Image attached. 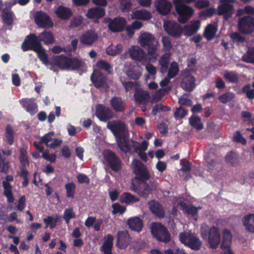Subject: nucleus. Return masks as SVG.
<instances>
[{"label":"nucleus","instance_id":"obj_1","mask_svg":"<svg viewBox=\"0 0 254 254\" xmlns=\"http://www.w3.org/2000/svg\"><path fill=\"white\" fill-rule=\"evenodd\" d=\"M107 127L116 137L118 147L121 151L127 153L131 151V148L143 161H147V156L145 151L147 150L148 143L144 140L141 143L129 140V133L126 125L120 121H113L107 124Z\"/></svg>","mask_w":254,"mask_h":254},{"label":"nucleus","instance_id":"obj_2","mask_svg":"<svg viewBox=\"0 0 254 254\" xmlns=\"http://www.w3.org/2000/svg\"><path fill=\"white\" fill-rule=\"evenodd\" d=\"M131 169L137 177L134 179L131 190L143 197H147L152 191L157 189V184L146 183L144 180L149 178L148 171L145 166L139 160L134 159L131 164Z\"/></svg>","mask_w":254,"mask_h":254},{"label":"nucleus","instance_id":"obj_3","mask_svg":"<svg viewBox=\"0 0 254 254\" xmlns=\"http://www.w3.org/2000/svg\"><path fill=\"white\" fill-rule=\"evenodd\" d=\"M200 235L203 239L207 240L211 249H216L220 243V230L216 226L209 227L206 224H203L200 229Z\"/></svg>","mask_w":254,"mask_h":254},{"label":"nucleus","instance_id":"obj_4","mask_svg":"<svg viewBox=\"0 0 254 254\" xmlns=\"http://www.w3.org/2000/svg\"><path fill=\"white\" fill-rule=\"evenodd\" d=\"M138 43L143 47H147L149 55L158 56L156 51L159 42L151 34L147 32L141 33L138 38Z\"/></svg>","mask_w":254,"mask_h":254},{"label":"nucleus","instance_id":"obj_5","mask_svg":"<svg viewBox=\"0 0 254 254\" xmlns=\"http://www.w3.org/2000/svg\"><path fill=\"white\" fill-rule=\"evenodd\" d=\"M173 2L180 22L185 23L192 16L194 10L192 7L185 5L184 0H173Z\"/></svg>","mask_w":254,"mask_h":254},{"label":"nucleus","instance_id":"obj_6","mask_svg":"<svg viewBox=\"0 0 254 254\" xmlns=\"http://www.w3.org/2000/svg\"><path fill=\"white\" fill-rule=\"evenodd\" d=\"M179 240L184 245L194 251L200 250L202 245V242L199 238L190 232L180 233Z\"/></svg>","mask_w":254,"mask_h":254},{"label":"nucleus","instance_id":"obj_7","mask_svg":"<svg viewBox=\"0 0 254 254\" xmlns=\"http://www.w3.org/2000/svg\"><path fill=\"white\" fill-rule=\"evenodd\" d=\"M151 233L158 241L167 243L170 240V235L167 229L161 224L152 223L150 226Z\"/></svg>","mask_w":254,"mask_h":254},{"label":"nucleus","instance_id":"obj_8","mask_svg":"<svg viewBox=\"0 0 254 254\" xmlns=\"http://www.w3.org/2000/svg\"><path fill=\"white\" fill-rule=\"evenodd\" d=\"M103 22L107 25L109 30L113 33L123 31L127 24L126 19L120 16L113 19L105 18L104 19Z\"/></svg>","mask_w":254,"mask_h":254},{"label":"nucleus","instance_id":"obj_9","mask_svg":"<svg viewBox=\"0 0 254 254\" xmlns=\"http://www.w3.org/2000/svg\"><path fill=\"white\" fill-rule=\"evenodd\" d=\"M165 31L175 38H180L183 33L181 26L174 21H165L163 23Z\"/></svg>","mask_w":254,"mask_h":254},{"label":"nucleus","instance_id":"obj_10","mask_svg":"<svg viewBox=\"0 0 254 254\" xmlns=\"http://www.w3.org/2000/svg\"><path fill=\"white\" fill-rule=\"evenodd\" d=\"M39 38L35 34H31L26 37L22 45V49L23 51L33 50L36 51L42 47L40 42Z\"/></svg>","mask_w":254,"mask_h":254},{"label":"nucleus","instance_id":"obj_11","mask_svg":"<svg viewBox=\"0 0 254 254\" xmlns=\"http://www.w3.org/2000/svg\"><path fill=\"white\" fill-rule=\"evenodd\" d=\"M34 21L39 27L48 28L53 27L54 24L48 14L43 11H39L34 15Z\"/></svg>","mask_w":254,"mask_h":254},{"label":"nucleus","instance_id":"obj_12","mask_svg":"<svg viewBox=\"0 0 254 254\" xmlns=\"http://www.w3.org/2000/svg\"><path fill=\"white\" fill-rule=\"evenodd\" d=\"M238 28L242 33H251L254 30V18L251 16L241 18L238 21Z\"/></svg>","mask_w":254,"mask_h":254},{"label":"nucleus","instance_id":"obj_13","mask_svg":"<svg viewBox=\"0 0 254 254\" xmlns=\"http://www.w3.org/2000/svg\"><path fill=\"white\" fill-rule=\"evenodd\" d=\"M103 155L113 170L118 171L120 170L121 168V161L113 152L109 150H106L103 152Z\"/></svg>","mask_w":254,"mask_h":254},{"label":"nucleus","instance_id":"obj_14","mask_svg":"<svg viewBox=\"0 0 254 254\" xmlns=\"http://www.w3.org/2000/svg\"><path fill=\"white\" fill-rule=\"evenodd\" d=\"M221 4L218 9V14L223 15L225 19L230 18L233 13V5L232 2L234 0H220Z\"/></svg>","mask_w":254,"mask_h":254},{"label":"nucleus","instance_id":"obj_15","mask_svg":"<svg viewBox=\"0 0 254 254\" xmlns=\"http://www.w3.org/2000/svg\"><path fill=\"white\" fill-rule=\"evenodd\" d=\"M95 114L100 121L102 122H106L114 117L113 112L108 107L101 104L96 106Z\"/></svg>","mask_w":254,"mask_h":254},{"label":"nucleus","instance_id":"obj_16","mask_svg":"<svg viewBox=\"0 0 254 254\" xmlns=\"http://www.w3.org/2000/svg\"><path fill=\"white\" fill-rule=\"evenodd\" d=\"M98 39V35L94 31L88 30L82 33L80 36V42L86 46H91Z\"/></svg>","mask_w":254,"mask_h":254},{"label":"nucleus","instance_id":"obj_17","mask_svg":"<svg viewBox=\"0 0 254 254\" xmlns=\"http://www.w3.org/2000/svg\"><path fill=\"white\" fill-rule=\"evenodd\" d=\"M128 53L132 59L141 62L145 61L146 54L138 46H132L128 49Z\"/></svg>","mask_w":254,"mask_h":254},{"label":"nucleus","instance_id":"obj_18","mask_svg":"<svg viewBox=\"0 0 254 254\" xmlns=\"http://www.w3.org/2000/svg\"><path fill=\"white\" fill-rule=\"evenodd\" d=\"M181 86L186 91H192L195 86L194 77L189 73H184L183 74Z\"/></svg>","mask_w":254,"mask_h":254},{"label":"nucleus","instance_id":"obj_19","mask_svg":"<svg viewBox=\"0 0 254 254\" xmlns=\"http://www.w3.org/2000/svg\"><path fill=\"white\" fill-rule=\"evenodd\" d=\"M130 236L127 230L119 231L117 234V246L120 249H124L128 245Z\"/></svg>","mask_w":254,"mask_h":254},{"label":"nucleus","instance_id":"obj_20","mask_svg":"<svg viewBox=\"0 0 254 254\" xmlns=\"http://www.w3.org/2000/svg\"><path fill=\"white\" fill-rule=\"evenodd\" d=\"M91 80L96 87H107L105 76L97 70H94L91 76Z\"/></svg>","mask_w":254,"mask_h":254},{"label":"nucleus","instance_id":"obj_21","mask_svg":"<svg viewBox=\"0 0 254 254\" xmlns=\"http://www.w3.org/2000/svg\"><path fill=\"white\" fill-rule=\"evenodd\" d=\"M114 237L111 234L105 235L100 250L104 254H112V249L113 246Z\"/></svg>","mask_w":254,"mask_h":254},{"label":"nucleus","instance_id":"obj_22","mask_svg":"<svg viewBox=\"0 0 254 254\" xmlns=\"http://www.w3.org/2000/svg\"><path fill=\"white\" fill-rule=\"evenodd\" d=\"M243 225L247 231L254 233V214L249 213L242 218Z\"/></svg>","mask_w":254,"mask_h":254},{"label":"nucleus","instance_id":"obj_23","mask_svg":"<svg viewBox=\"0 0 254 254\" xmlns=\"http://www.w3.org/2000/svg\"><path fill=\"white\" fill-rule=\"evenodd\" d=\"M199 28V21L195 20L191 21L189 24L185 25L183 29V32L185 35L190 36L196 33Z\"/></svg>","mask_w":254,"mask_h":254},{"label":"nucleus","instance_id":"obj_24","mask_svg":"<svg viewBox=\"0 0 254 254\" xmlns=\"http://www.w3.org/2000/svg\"><path fill=\"white\" fill-rule=\"evenodd\" d=\"M54 136V132H51L48 133L41 137V141L46 144L48 147L51 148H55L61 145L63 141L62 140L59 139H55V144H50L53 140Z\"/></svg>","mask_w":254,"mask_h":254},{"label":"nucleus","instance_id":"obj_25","mask_svg":"<svg viewBox=\"0 0 254 254\" xmlns=\"http://www.w3.org/2000/svg\"><path fill=\"white\" fill-rule=\"evenodd\" d=\"M22 106L31 115L35 114L37 111V106L33 99H21L19 101Z\"/></svg>","mask_w":254,"mask_h":254},{"label":"nucleus","instance_id":"obj_26","mask_svg":"<svg viewBox=\"0 0 254 254\" xmlns=\"http://www.w3.org/2000/svg\"><path fill=\"white\" fill-rule=\"evenodd\" d=\"M171 2L167 0H157L156 3L157 10L162 15L168 14L171 8Z\"/></svg>","mask_w":254,"mask_h":254},{"label":"nucleus","instance_id":"obj_27","mask_svg":"<svg viewBox=\"0 0 254 254\" xmlns=\"http://www.w3.org/2000/svg\"><path fill=\"white\" fill-rule=\"evenodd\" d=\"M13 177L11 175H8L6 177V181L3 182V187L4 189V193L9 202H12L14 201V197L11 193V187L8 182L13 181Z\"/></svg>","mask_w":254,"mask_h":254},{"label":"nucleus","instance_id":"obj_28","mask_svg":"<svg viewBox=\"0 0 254 254\" xmlns=\"http://www.w3.org/2000/svg\"><path fill=\"white\" fill-rule=\"evenodd\" d=\"M110 104L113 109L117 112H123L126 108V103L119 97H114L111 99Z\"/></svg>","mask_w":254,"mask_h":254},{"label":"nucleus","instance_id":"obj_29","mask_svg":"<svg viewBox=\"0 0 254 254\" xmlns=\"http://www.w3.org/2000/svg\"><path fill=\"white\" fill-rule=\"evenodd\" d=\"M69 59L63 56H54L52 58V65H56L61 69H67ZM54 68V67H53Z\"/></svg>","mask_w":254,"mask_h":254},{"label":"nucleus","instance_id":"obj_30","mask_svg":"<svg viewBox=\"0 0 254 254\" xmlns=\"http://www.w3.org/2000/svg\"><path fill=\"white\" fill-rule=\"evenodd\" d=\"M132 19L147 20L151 18L152 14L150 12L142 9L134 11L130 15Z\"/></svg>","mask_w":254,"mask_h":254},{"label":"nucleus","instance_id":"obj_31","mask_svg":"<svg viewBox=\"0 0 254 254\" xmlns=\"http://www.w3.org/2000/svg\"><path fill=\"white\" fill-rule=\"evenodd\" d=\"M127 224L130 229L137 232L141 231L143 227V223L138 217L129 218L127 220Z\"/></svg>","mask_w":254,"mask_h":254},{"label":"nucleus","instance_id":"obj_32","mask_svg":"<svg viewBox=\"0 0 254 254\" xmlns=\"http://www.w3.org/2000/svg\"><path fill=\"white\" fill-rule=\"evenodd\" d=\"M222 240L221 248L222 249L230 248L232 244V235L227 229H224L222 231Z\"/></svg>","mask_w":254,"mask_h":254},{"label":"nucleus","instance_id":"obj_33","mask_svg":"<svg viewBox=\"0 0 254 254\" xmlns=\"http://www.w3.org/2000/svg\"><path fill=\"white\" fill-rule=\"evenodd\" d=\"M150 210L157 217L162 218L164 215V212L162 206L156 201L152 200L148 202Z\"/></svg>","mask_w":254,"mask_h":254},{"label":"nucleus","instance_id":"obj_34","mask_svg":"<svg viewBox=\"0 0 254 254\" xmlns=\"http://www.w3.org/2000/svg\"><path fill=\"white\" fill-rule=\"evenodd\" d=\"M55 13L58 17L63 20L68 19L72 14L70 9L63 6L58 7L55 10Z\"/></svg>","mask_w":254,"mask_h":254},{"label":"nucleus","instance_id":"obj_35","mask_svg":"<svg viewBox=\"0 0 254 254\" xmlns=\"http://www.w3.org/2000/svg\"><path fill=\"white\" fill-rule=\"evenodd\" d=\"M142 68L138 65L130 66L128 69H126L125 72L127 76L133 79H137L141 75Z\"/></svg>","mask_w":254,"mask_h":254},{"label":"nucleus","instance_id":"obj_36","mask_svg":"<svg viewBox=\"0 0 254 254\" xmlns=\"http://www.w3.org/2000/svg\"><path fill=\"white\" fill-rule=\"evenodd\" d=\"M105 14L104 8L100 7L91 8L87 12L86 15L89 18H100Z\"/></svg>","mask_w":254,"mask_h":254},{"label":"nucleus","instance_id":"obj_37","mask_svg":"<svg viewBox=\"0 0 254 254\" xmlns=\"http://www.w3.org/2000/svg\"><path fill=\"white\" fill-rule=\"evenodd\" d=\"M35 52L37 53L39 58L43 62L44 64H45L46 65H50V67H49V68L51 70H52L54 71H56L53 68L52 63L50 64L48 62V56L45 52V50L42 47H41L38 49H36V51Z\"/></svg>","mask_w":254,"mask_h":254},{"label":"nucleus","instance_id":"obj_38","mask_svg":"<svg viewBox=\"0 0 254 254\" xmlns=\"http://www.w3.org/2000/svg\"><path fill=\"white\" fill-rule=\"evenodd\" d=\"M120 201L122 203L130 204L138 202L139 199L128 192H124L120 196Z\"/></svg>","mask_w":254,"mask_h":254},{"label":"nucleus","instance_id":"obj_39","mask_svg":"<svg viewBox=\"0 0 254 254\" xmlns=\"http://www.w3.org/2000/svg\"><path fill=\"white\" fill-rule=\"evenodd\" d=\"M217 31V28L215 24H209L205 28L204 36L208 40H211L215 36Z\"/></svg>","mask_w":254,"mask_h":254},{"label":"nucleus","instance_id":"obj_40","mask_svg":"<svg viewBox=\"0 0 254 254\" xmlns=\"http://www.w3.org/2000/svg\"><path fill=\"white\" fill-rule=\"evenodd\" d=\"M180 205L182 209L187 214L191 215L192 216H195L197 214L198 209H200V207H195L192 205L188 206L186 203L183 202L179 201L178 202H175Z\"/></svg>","mask_w":254,"mask_h":254},{"label":"nucleus","instance_id":"obj_41","mask_svg":"<svg viewBox=\"0 0 254 254\" xmlns=\"http://www.w3.org/2000/svg\"><path fill=\"white\" fill-rule=\"evenodd\" d=\"M135 100L138 103H144L149 98V94L148 92L143 90H138L135 92L134 95Z\"/></svg>","mask_w":254,"mask_h":254},{"label":"nucleus","instance_id":"obj_42","mask_svg":"<svg viewBox=\"0 0 254 254\" xmlns=\"http://www.w3.org/2000/svg\"><path fill=\"white\" fill-rule=\"evenodd\" d=\"M40 41H43L45 44H51L54 42V38L51 32L45 31L39 35Z\"/></svg>","mask_w":254,"mask_h":254},{"label":"nucleus","instance_id":"obj_43","mask_svg":"<svg viewBox=\"0 0 254 254\" xmlns=\"http://www.w3.org/2000/svg\"><path fill=\"white\" fill-rule=\"evenodd\" d=\"M123 46L121 44H118L116 46L111 45L106 49V53L110 56H116L122 52Z\"/></svg>","mask_w":254,"mask_h":254},{"label":"nucleus","instance_id":"obj_44","mask_svg":"<svg viewBox=\"0 0 254 254\" xmlns=\"http://www.w3.org/2000/svg\"><path fill=\"white\" fill-rule=\"evenodd\" d=\"M4 140L10 145H11L14 141V132L10 126H7L5 129Z\"/></svg>","mask_w":254,"mask_h":254},{"label":"nucleus","instance_id":"obj_45","mask_svg":"<svg viewBox=\"0 0 254 254\" xmlns=\"http://www.w3.org/2000/svg\"><path fill=\"white\" fill-rule=\"evenodd\" d=\"M242 60L246 63L254 64V48L249 49L243 55Z\"/></svg>","mask_w":254,"mask_h":254},{"label":"nucleus","instance_id":"obj_46","mask_svg":"<svg viewBox=\"0 0 254 254\" xmlns=\"http://www.w3.org/2000/svg\"><path fill=\"white\" fill-rule=\"evenodd\" d=\"M83 63L76 58L69 59L67 69H76L80 67Z\"/></svg>","mask_w":254,"mask_h":254},{"label":"nucleus","instance_id":"obj_47","mask_svg":"<svg viewBox=\"0 0 254 254\" xmlns=\"http://www.w3.org/2000/svg\"><path fill=\"white\" fill-rule=\"evenodd\" d=\"M169 57L170 55L169 54H165L161 57L159 61V64L161 66L160 71L162 73H165L167 71L169 62Z\"/></svg>","mask_w":254,"mask_h":254},{"label":"nucleus","instance_id":"obj_48","mask_svg":"<svg viewBox=\"0 0 254 254\" xmlns=\"http://www.w3.org/2000/svg\"><path fill=\"white\" fill-rule=\"evenodd\" d=\"M225 78L230 82H237L239 80L237 73L232 71H226L223 73Z\"/></svg>","mask_w":254,"mask_h":254},{"label":"nucleus","instance_id":"obj_49","mask_svg":"<svg viewBox=\"0 0 254 254\" xmlns=\"http://www.w3.org/2000/svg\"><path fill=\"white\" fill-rule=\"evenodd\" d=\"M235 98L234 93L228 92L223 94L218 97V100L222 104H226L231 101Z\"/></svg>","mask_w":254,"mask_h":254},{"label":"nucleus","instance_id":"obj_50","mask_svg":"<svg viewBox=\"0 0 254 254\" xmlns=\"http://www.w3.org/2000/svg\"><path fill=\"white\" fill-rule=\"evenodd\" d=\"M65 189L67 197L73 198L75 192V184L72 182L67 183L65 185Z\"/></svg>","mask_w":254,"mask_h":254},{"label":"nucleus","instance_id":"obj_51","mask_svg":"<svg viewBox=\"0 0 254 254\" xmlns=\"http://www.w3.org/2000/svg\"><path fill=\"white\" fill-rule=\"evenodd\" d=\"M75 217V213L73 211L72 208H66L64 210L63 214V218L67 224L69 223L70 219H73Z\"/></svg>","mask_w":254,"mask_h":254},{"label":"nucleus","instance_id":"obj_52","mask_svg":"<svg viewBox=\"0 0 254 254\" xmlns=\"http://www.w3.org/2000/svg\"><path fill=\"white\" fill-rule=\"evenodd\" d=\"M189 122L190 124L197 129L200 130L203 128V124L201 123L200 118L198 117L190 118Z\"/></svg>","mask_w":254,"mask_h":254},{"label":"nucleus","instance_id":"obj_53","mask_svg":"<svg viewBox=\"0 0 254 254\" xmlns=\"http://www.w3.org/2000/svg\"><path fill=\"white\" fill-rule=\"evenodd\" d=\"M60 218L58 216H56L54 217L49 216L44 218V221L47 224V227L49 225L51 229H53L56 226L57 222L60 220Z\"/></svg>","mask_w":254,"mask_h":254},{"label":"nucleus","instance_id":"obj_54","mask_svg":"<svg viewBox=\"0 0 254 254\" xmlns=\"http://www.w3.org/2000/svg\"><path fill=\"white\" fill-rule=\"evenodd\" d=\"M120 2V9L123 11H129L131 8L132 4L131 0H118Z\"/></svg>","mask_w":254,"mask_h":254},{"label":"nucleus","instance_id":"obj_55","mask_svg":"<svg viewBox=\"0 0 254 254\" xmlns=\"http://www.w3.org/2000/svg\"><path fill=\"white\" fill-rule=\"evenodd\" d=\"M245 14H254V7L247 5L244 8L239 9L237 12V15L240 16Z\"/></svg>","mask_w":254,"mask_h":254},{"label":"nucleus","instance_id":"obj_56","mask_svg":"<svg viewBox=\"0 0 254 254\" xmlns=\"http://www.w3.org/2000/svg\"><path fill=\"white\" fill-rule=\"evenodd\" d=\"M179 67L177 63L173 62L171 64L169 68L168 76L169 78L174 77L178 73Z\"/></svg>","mask_w":254,"mask_h":254},{"label":"nucleus","instance_id":"obj_57","mask_svg":"<svg viewBox=\"0 0 254 254\" xmlns=\"http://www.w3.org/2000/svg\"><path fill=\"white\" fill-rule=\"evenodd\" d=\"M96 67L99 69H104L108 72H110L111 66L110 64L104 60H100L96 64Z\"/></svg>","mask_w":254,"mask_h":254},{"label":"nucleus","instance_id":"obj_58","mask_svg":"<svg viewBox=\"0 0 254 254\" xmlns=\"http://www.w3.org/2000/svg\"><path fill=\"white\" fill-rule=\"evenodd\" d=\"M83 19L81 16L73 17L70 21V27L75 28L79 26L82 22Z\"/></svg>","mask_w":254,"mask_h":254},{"label":"nucleus","instance_id":"obj_59","mask_svg":"<svg viewBox=\"0 0 254 254\" xmlns=\"http://www.w3.org/2000/svg\"><path fill=\"white\" fill-rule=\"evenodd\" d=\"M170 110V108L167 106H163L161 104H157L152 109V114L154 115L161 111H166Z\"/></svg>","mask_w":254,"mask_h":254},{"label":"nucleus","instance_id":"obj_60","mask_svg":"<svg viewBox=\"0 0 254 254\" xmlns=\"http://www.w3.org/2000/svg\"><path fill=\"white\" fill-rule=\"evenodd\" d=\"M166 89H162L157 91L153 96L152 102H158L162 99V97L166 93Z\"/></svg>","mask_w":254,"mask_h":254},{"label":"nucleus","instance_id":"obj_61","mask_svg":"<svg viewBox=\"0 0 254 254\" xmlns=\"http://www.w3.org/2000/svg\"><path fill=\"white\" fill-rule=\"evenodd\" d=\"M162 43L163 46V48L166 50H170L172 45L171 44L170 38L167 36H164L162 38Z\"/></svg>","mask_w":254,"mask_h":254},{"label":"nucleus","instance_id":"obj_62","mask_svg":"<svg viewBox=\"0 0 254 254\" xmlns=\"http://www.w3.org/2000/svg\"><path fill=\"white\" fill-rule=\"evenodd\" d=\"M112 207L113 208V210L112 213L114 214H116L117 213L123 214L126 211V208L124 206H121L120 204L118 203H115L113 205Z\"/></svg>","mask_w":254,"mask_h":254},{"label":"nucleus","instance_id":"obj_63","mask_svg":"<svg viewBox=\"0 0 254 254\" xmlns=\"http://www.w3.org/2000/svg\"><path fill=\"white\" fill-rule=\"evenodd\" d=\"M14 18L13 14L11 12H6L3 14V19L8 25H10L13 22Z\"/></svg>","mask_w":254,"mask_h":254},{"label":"nucleus","instance_id":"obj_64","mask_svg":"<svg viewBox=\"0 0 254 254\" xmlns=\"http://www.w3.org/2000/svg\"><path fill=\"white\" fill-rule=\"evenodd\" d=\"M20 160L24 166L28 164L27 152L23 148L20 149Z\"/></svg>","mask_w":254,"mask_h":254}]
</instances>
